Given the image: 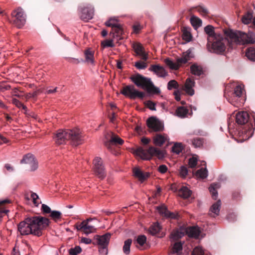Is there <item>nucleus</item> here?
<instances>
[{
    "label": "nucleus",
    "mask_w": 255,
    "mask_h": 255,
    "mask_svg": "<svg viewBox=\"0 0 255 255\" xmlns=\"http://www.w3.org/2000/svg\"><path fill=\"white\" fill-rule=\"evenodd\" d=\"M224 33L226 38L219 34L207 41V48L209 51L217 54L223 53L226 50L227 41L232 48L234 44H253L255 42V34L253 32L247 33L241 31L225 29Z\"/></svg>",
    "instance_id": "f257e3e1"
},
{
    "label": "nucleus",
    "mask_w": 255,
    "mask_h": 255,
    "mask_svg": "<svg viewBox=\"0 0 255 255\" xmlns=\"http://www.w3.org/2000/svg\"><path fill=\"white\" fill-rule=\"evenodd\" d=\"M49 224V220L45 217L40 216L28 217L18 224V231L22 236L33 235L40 237Z\"/></svg>",
    "instance_id": "f03ea898"
},
{
    "label": "nucleus",
    "mask_w": 255,
    "mask_h": 255,
    "mask_svg": "<svg viewBox=\"0 0 255 255\" xmlns=\"http://www.w3.org/2000/svg\"><path fill=\"white\" fill-rule=\"evenodd\" d=\"M56 144L60 145L65 143L67 140H71L73 145L77 146L82 143L83 137L79 129L58 130L54 137Z\"/></svg>",
    "instance_id": "7ed1b4c3"
},
{
    "label": "nucleus",
    "mask_w": 255,
    "mask_h": 255,
    "mask_svg": "<svg viewBox=\"0 0 255 255\" xmlns=\"http://www.w3.org/2000/svg\"><path fill=\"white\" fill-rule=\"evenodd\" d=\"M130 79L136 86L145 90L148 93L159 94L160 93L159 88L154 86L150 78L137 74L130 77Z\"/></svg>",
    "instance_id": "20e7f679"
},
{
    "label": "nucleus",
    "mask_w": 255,
    "mask_h": 255,
    "mask_svg": "<svg viewBox=\"0 0 255 255\" xmlns=\"http://www.w3.org/2000/svg\"><path fill=\"white\" fill-rule=\"evenodd\" d=\"M134 153L139 156L142 159L149 160L152 157L155 156L158 159H162L164 157L165 152L153 146H150L147 149L142 147H138L135 150Z\"/></svg>",
    "instance_id": "39448f33"
},
{
    "label": "nucleus",
    "mask_w": 255,
    "mask_h": 255,
    "mask_svg": "<svg viewBox=\"0 0 255 255\" xmlns=\"http://www.w3.org/2000/svg\"><path fill=\"white\" fill-rule=\"evenodd\" d=\"M134 153L139 156L142 159L149 160L152 157L155 156L158 159H162L164 157L165 152L153 146H150L147 149L142 147H138L135 150Z\"/></svg>",
    "instance_id": "423d86ee"
},
{
    "label": "nucleus",
    "mask_w": 255,
    "mask_h": 255,
    "mask_svg": "<svg viewBox=\"0 0 255 255\" xmlns=\"http://www.w3.org/2000/svg\"><path fill=\"white\" fill-rule=\"evenodd\" d=\"M134 153L139 156L142 159L149 160L152 157L155 156L158 159H162L164 157L165 152L153 146H150L147 149L142 147H138L135 150Z\"/></svg>",
    "instance_id": "0eeeda50"
},
{
    "label": "nucleus",
    "mask_w": 255,
    "mask_h": 255,
    "mask_svg": "<svg viewBox=\"0 0 255 255\" xmlns=\"http://www.w3.org/2000/svg\"><path fill=\"white\" fill-rule=\"evenodd\" d=\"M227 89L225 92L224 96L228 101L235 107H239L243 104L241 101V97L243 95V88L241 85L237 86L234 92H227Z\"/></svg>",
    "instance_id": "6e6552de"
},
{
    "label": "nucleus",
    "mask_w": 255,
    "mask_h": 255,
    "mask_svg": "<svg viewBox=\"0 0 255 255\" xmlns=\"http://www.w3.org/2000/svg\"><path fill=\"white\" fill-rule=\"evenodd\" d=\"M193 57L192 50L190 49L182 53L180 57L176 59V62H173L169 58L165 59L166 64L172 70H178L182 65L186 64Z\"/></svg>",
    "instance_id": "1a4fd4ad"
},
{
    "label": "nucleus",
    "mask_w": 255,
    "mask_h": 255,
    "mask_svg": "<svg viewBox=\"0 0 255 255\" xmlns=\"http://www.w3.org/2000/svg\"><path fill=\"white\" fill-rule=\"evenodd\" d=\"M111 236L110 233H106L102 236L96 235L94 237L93 244L99 246V251L101 255H107L108 254V246Z\"/></svg>",
    "instance_id": "9d476101"
},
{
    "label": "nucleus",
    "mask_w": 255,
    "mask_h": 255,
    "mask_svg": "<svg viewBox=\"0 0 255 255\" xmlns=\"http://www.w3.org/2000/svg\"><path fill=\"white\" fill-rule=\"evenodd\" d=\"M120 93L126 97L134 100L138 98L143 99L145 94L143 92L137 90L133 85H127L123 88Z\"/></svg>",
    "instance_id": "9b49d317"
},
{
    "label": "nucleus",
    "mask_w": 255,
    "mask_h": 255,
    "mask_svg": "<svg viewBox=\"0 0 255 255\" xmlns=\"http://www.w3.org/2000/svg\"><path fill=\"white\" fill-rule=\"evenodd\" d=\"M11 15L13 18V23L18 28L22 27L26 22V15L21 7H18L13 10Z\"/></svg>",
    "instance_id": "f8f14e48"
},
{
    "label": "nucleus",
    "mask_w": 255,
    "mask_h": 255,
    "mask_svg": "<svg viewBox=\"0 0 255 255\" xmlns=\"http://www.w3.org/2000/svg\"><path fill=\"white\" fill-rule=\"evenodd\" d=\"M80 18L84 21H88L93 18L94 14V8L91 4H87L80 6L78 9Z\"/></svg>",
    "instance_id": "ddd939ff"
},
{
    "label": "nucleus",
    "mask_w": 255,
    "mask_h": 255,
    "mask_svg": "<svg viewBox=\"0 0 255 255\" xmlns=\"http://www.w3.org/2000/svg\"><path fill=\"white\" fill-rule=\"evenodd\" d=\"M94 170L96 175L100 179H104L106 176L105 169L101 158L96 157L93 160Z\"/></svg>",
    "instance_id": "4468645a"
},
{
    "label": "nucleus",
    "mask_w": 255,
    "mask_h": 255,
    "mask_svg": "<svg viewBox=\"0 0 255 255\" xmlns=\"http://www.w3.org/2000/svg\"><path fill=\"white\" fill-rule=\"evenodd\" d=\"M146 125L150 129V131H161L164 129L163 125L154 117H150L147 120Z\"/></svg>",
    "instance_id": "2eb2a0df"
},
{
    "label": "nucleus",
    "mask_w": 255,
    "mask_h": 255,
    "mask_svg": "<svg viewBox=\"0 0 255 255\" xmlns=\"http://www.w3.org/2000/svg\"><path fill=\"white\" fill-rule=\"evenodd\" d=\"M132 47L135 52V56L140 57L143 61L148 59V54L145 52L143 45L139 42H135L132 44Z\"/></svg>",
    "instance_id": "dca6fc26"
},
{
    "label": "nucleus",
    "mask_w": 255,
    "mask_h": 255,
    "mask_svg": "<svg viewBox=\"0 0 255 255\" xmlns=\"http://www.w3.org/2000/svg\"><path fill=\"white\" fill-rule=\"evenodd\" d=\"M124 142V141L119 136L113 134L111 139L105 142V145L109 150L112 151L114 145H122Z\"/></svg>",
    "instance_id": "f3484780"
},
{
    "label": "nucleus",
    "mask_w": 255,
    "mask_h": 255,
    "mask_svg": "<svg viewBox=\"0 0 255 255\" xmlns=\"http://www.w3.org/2000/svg\"><path fill=\"white\" fill-rule=\"evenodd\" d=\"M168 136L165 133H156L153 137V143L157 146H162L168 140Z\"/></svg>",
    "instance_id": "a211bd4d"
},
{
    "label": "nucleus",
    "mask_w": 255,
    "mask_h": 255,
    "mask_svg": "<svg viewBox=\"0 0 255 255\" xmlns=\"http://www.w3.org/2000/svg\"><path fill=\"white\" fill-rule=\"evenodd\" d=\"M156 209L161 215L166 218H177V215L173 212H170L164 205L158 206L156 207Z\"/></svg>",
    "instance_id": "6ab92c4d"
},
{
    "label": "nucleus",
    "mask_w": 255,
    "mask_h": 255,
    "mask_svg": "<svg viewBox=\"0 0 255 255\" xmlns=\"http://www.w3.org/2000/svg\"><path fill=\"white\" fill-rule=\"evenodd\" d=\"M149 70L153 72L158 77H165L167 75V72L164 68L159 65H151Z\"/></svg>",
    "instance_id": "aec40b11"
},
{
    "label": "nucleus",
    "mask_w": 255,
    "mask_h": 255,
    "mask_svg": "<svg viewBox=\"0 0 255 255\" xmlns=\"http://www.w3.org/2000/svg\"><path fill=\"white\" fill-rule=\"evenodd\" d=\"M75 227L77 230H81L86 234L93 233L95 230L93 226L89 225L88 224H87L86 221H83L80 224H76Z\"/></svg>",
    "instance_id": "412c9836"
},
{
    "label": "nucleus",
    "mask_w": 255,
    "mask_h": 255,
    "mask_svg": "<svg viewBox=\"0 0 255 255\" xmlns=\"http://www.w3.org/2000/svg\"><path fill=\"white\" fill-rule=\"evenodd\" d=\"M249 115L247 112H239L236 115V122L238 125H243L249 121Z\"/></svg>",
    "instance_id": "4be33fe9"
},
{
    "label": "nucleus",
    "mask_w": 255,
    "mask_h": 255,
    "mask_svg": "<svg viewBox=\"0 0 255 255\" xmlns=\"http://www.w3.org/2000/svg\"><path fill=\"white\" fill-rule=\"evenodd\" d=\"M194 86V80L190 78H187L185 83L184 90L188 95L192 96L194 94V90L193 89Z\"/></svg>",
    "instance_id": "5701e85b"
},
{
    "label": "nucleus",
    "mask_w": 255,
    "mask_h": 255,
    "mask_svg": "<svg viewBox=\"0 0 255 255\" xmlns=\"http://www.w3.org/2000/svg\"><path fill=\"white\" fill-rule=\"evenodd\" d=\"M133 175L141 182L147 179L149 176L148 172H143L138 168H134L133 169Z\"/></svg>",
    "instance_id": "b1692460"
},
{
    "label": "nucleus",
    "mask_w": 255,
    "mask_h": 255,
    "mask_svg": "<svg viewBox=\"0 0 255 255\" xmlns=\"http://www.w3.org/2000/svg\"><path fill=\"white\" fill-rule=\"evenodd\" d=\"M191 194L192 191L185 186H182L178 190V195L184 199L189 198Z\"/></svg>",
    "instance_id": "393cba45"
},
{
    "label": "nucleus",
    "mask_w": 255,
    "mask_h": 255,
    "mask_svg": "<svg viewBox=\"0 0 255 255\" xmlns=\"http://www.w3.org/2000/svg\"><path fill=\"white\" fill-rule=\"evenodd\" d=\"M204 31L207 35V41L212 39V38L219 34V33L215 32L214 27L211 25H208L205 26Z\"/></svg>",
    "instance_id": "a878e982"
},
{
    "label": "nucleus",
    "mask_w": 255,
    "mask_h": 255,
    "mask_svg": "<svg viewBox=\"0 0 255 255\" xmlns=\"http://www.w3.org/2000/svg\"><path fill=\"white\" fill-rule=\"evenodd\" d=\"M188 112L189 110L187 108L180 106L176 109L175 114L177 117L180 118H184L187 117Z\"/></svg>",
    "instance_id": "bb28decb"
},
{
    "label": "nucleus",
    "mask_w": 255,
    "mask_h": 255,
    "mask_svg": "<svg viewBox=\"0 0 255 255\" xmlns=\"http://www.w3.org/2000/svg\"><path fill=\"white\" fill-rule=\"evenodd\" d=\"M220 187L219 183L212 184L209 188V191L212 195L213 199L216 200L218 197V192L217 189Z\"/></svg>",
    "instance_id": "cd10ccee"
},
{
    "label": "nucleus",
    "mask_w": 255,
    "mask_h": 255,
    "mask_svg": "<svg viewBox=\"0 0 255 255\" xmlns=\"http://www.w3.org/2000/svg\"><path fill=\"white\" fill-rule=\"evenodd\" d=\"M187 233L190 237L197 238L200 234V232L198 228L195 227H190L187 229Z\"/></svg>",
    "instance_id": "c85d7f7f"
},
{
    "label": "nucleus",
    "mask_w": 255,
    "mask_h": 255,
    "mask_svg": "<svg viewBox=\"0 0 255 255\" xmlns=\"http://www.w3.org/2000/svg\"><path fill=\"white\" fill-rule=\"evenodd\" d=\"M191 72L196 76H200L203 74V69L201 66L194 64L190 67Z\"/></svg>",
    "instance_id": "c756f323"
},
{
    "label": "nucleus",
    "mask_w": 255,
    "mask_h": 255,
    "mask_svg": "<svg viewBox=\"0 0 255 255\" xmlns=\"http://www.w3.org/2000/svg\"><path fill=\"white\" fill-rule=\"evenodd\" d=\"M221 205V201L218 200L211 206L210 208V211L214 214L213 217H215V216H217L219 215Z\"/></svg>",
    "instance_id": "7c9ffc66"
},
{
    "label": "nucleus",
    "mask_w": 255,
    "mask_h": 255,
    "mask_svg": "<svg viewBox=\"0 0 255 255\" xmlns=\"http://www.w3.org/2000/svg\"><path fill=\"white\" fill-rule=\"evenodd\" d=\"M182 39L186 41L187 42L191 41L192 38V36L191 33L188 28L184 27L182 30Z\"/></svg>",
    "instance_id": "2f4dec72"
},
{
    "label": "nucleus",
    "mask_w": 255,
    "mask_h": 255,
    "mask_svg": "<svg viewBox=\"0 0 255 255\" xmlns=\"http://www.w3.org/2000/svg\"><path fill=\"white\" fill-rule=\"evenodd\" d=\"M190 22L193 27L195 29L200 27L202 25V20L195 15H192L191 16Z\"/></svg>",
    "instance_id": "473e14b6"
},
{
    "label": "nucleus",
    "mask_w": 255,
    "mask_h": 255,
    "mask_svg": "<svg viewBox=\"0 0 255 255\" xmlns=\"http://www.w3.org/2000/svg\"><path fill=\"white\" fill-rule=\"evenodd\" d=\"M85 55L86 61L92 65H94V53L90 50H87L85 51Z\"/></svg>",
    "instance_id": "72a5a7b5"
},
{
    "label": "nucleus",
    "mask_w": 255,
    "mask_h": 255,
    "mask_svg": "<svg viewBox=\"0 0 255 255\" xmlns=\"http://www.w3.org/2000/svg\"><path fill=\"white\" fill-rule=\"evenodd\" d=\"M112 31L110 32V34H113V36L114 37L120 36L123 33V29L120 23L112 28Z\"/></svg>",
    "instance_id": "f704fd0d"
},
{
    "label": "nucleus",
    "mask_w": 255,
    "mask_h": 255,
    "mask_svg": "<svg viewBox=\"0 0 255 255\" xmlns=\"http://www.w3.org/2000/svg\"><path fill=\"white\" fill-rule=\"evenodd\" d=\"M35 160L34 156L31 154L25 155L20 161V163L31 164Z\"/></svg>",
    "instance_id": "c9c22d12"
},
{
    "label": "nucleus",
    "mask_w": 255,
    "mask_h": 255,
    "mask_svg": "<svg viewBox=\"0 0 255 255\" xmlns=\"http://www.w3.org/2000/svg\"><path fill=\"white\" fill-rule=\"evenodd\" d=\"M246 56L250 60L255 61V48H248L246 50Z\"/></svg>",
    "instance_id": "e433bc0d"
},
{
    "label": "nucleus",
    "mask_w": 255,
    "mask_h": 255,
    "mask_svg": "<svg viewBox=\"0 0 255 255\" xmlns=\"http://www.w3.org/2000/svg\"><path fill=\"white\" fill-rule=\"evenodd\" d=\"M132 244V240L128 239L126 240L124 242V245L123 248V252L126 255H128L130 252V246Z\"/></svg>",
    "instance_id": "4c0bfd02"
},
{
    "label": "nucleus",
    "mask_w": 255,
    "mask_h": 255,
    "mask_svg": "<svg viewBox=\"0 0 255 255\" xmlns=\"http://www.w3.org/2000/svg\"><path fill=\"white\" fill-rule=\"evenodd\" d=\"M161 227L159 223H156L153 224L149 229V232L152 235L157 234L160 230Z\"/></svg>",
    "instance_id": "58836bf2"
},
{
    "label": "nucleus",
    "mask_w": 255,
    "mask_h": 255,
    "mask_svg": "<svg viewBox=\"0 0 255 255\" xmlns=\"http://www.w3.org/2000/svg\"><path fill=\"white\" fill-rule=\"evenodd\" d=\"M184 235V233L180 230L173 231L170 235V238L174 241L178 240Z\"/></svg>",
    "instance_id": "ea45409f"
},
{
    "label": "nucleus",
    "mask_w": 255,
    "mask_h": 255,
    "mask_svg": "<svg viewBox=\"0 0 255 255\" xmlns=\"http://www.w3.org/2000/svg\"><path fill=\"white\" fill-rule=\"evenodd\" d=\"M196 176L202 179H205L208 176V170L205 168L198 170L196 172Z\"/></svg>",
    "instance_id": "a19ab883"
},
{
    "label": "nucleus",
    "mask_w": 255,
    "mask_h": 255,
    "mask_svg": "<svg viewBox=\"0 0 255 255\" xmlns=\"http://www.w3.org/2000/svg\"><path fill=\"white\" fill-rule=\"evenodd\" d=\"M191 141L192 145L195 147H200L203 145L204 143L203 138L201 137L193 138Z\"/></svg>",
    "instance_id": "79ce46f5"
},
{
    "label": "nucleus",
    "mask_w": 255,
    "mask_h": 255,
    "mask_svg": "<svg viewBox=\"0 0 255 255\" xmlns=\"http://www.w3.org/2000/svg\"><path fill=\"white\" fill-rule=\"evenodd\" d=\"M253 18V15L251 12H248L246 13L242 17V22L245 24H249L251 22Z\"/></svg>",
    "instance_id": "37998d69"
},
{
    "label": "nucleus",
    "mask_w": 255,
    "mask_h": 255,
    "mask_svg": "<svg viewBox=\"0 0 255 255\" xmlns=\"http://www.w3.org/2000/svg\"><path fill=\"white\" fill-rule=\"evenodd\" d=\"M179 87V84L178 82L175 80H171L169 81L167 83V89L168 90H171L172 89H177Z\"/></svg>",
    "instance_id": "c03bdc74"
},
{
    "label": "nucleus",
    "mask_w": 255,
    "mask_h": 255,
    "mask_svg": "<svg viewBox=\"0 0 255 255\" xmlns=\"http://www.w3.org/2000/svg\"><path fill=\"white\" fill-rule=\"evenodd\" d=\"M183 149V148L181 143H176L173 146V147L172 148V150L174 153H175L178 154L181 152H182Z\"/></svg>",
    "instance_id": "a18cd8bd"
},
{
    "label": "nucleus",
    "mask_w": 255,
    "mask_h": 255,
    "mask_svg": "<svg viewBox=\"0 0 255 255\" xmlns=\"http://www.w3.org/2000/svg\"><path fill=\"white\" fill-rule=\"evenodd\" d=\"M61 213L58 211H52L50 214V217L54 221H56L61 218Z\"/></svg>",
    "instance_id": "49530a36"
},
{
    "label": "nucleus",
    "mask_w": 255,
    "mask_h": 255,
    "mask_svg": "<svg viewBox=\"0 0 255 255\" xmlns=\"http://www.w3.org/2000/svg\"><path fill=\"white\" fill-rule=\"evenodd\" d=\"M182 250V244L181 242L175 243L172 247V253H177Z\"/></svg>",
    "instance_id": "de8ad7c7"
},
{
    "label": "nucleus",
    "mask_w": 255,
    "mask_h": 255,
    "mask_svg": "<svg viewBox=\"0 0 255 255\" xmlns=\"http://www.w3.org/2000/svg\"><path fill=\"white\" fill-rule=\"evenodd\" d=\"M204 250L200 246L196 247L193 250L192 255H204Z\"/></svg>",
    "instance_id": "09e8293b"
},
{
    "label": "nucleus",
    "mask_w": 255,
    "mask_h": 255,
    "mask_svg": "<svg viewBox=\"0 0 255 255\" xmlns=\"http://www.w3.org/2000/svg\"><path fill=\"white\" fill-rule=\"evenodd\" d=\"M119 24V23H118L117 19L115 18H110L108 21L105 22V25L107 26L111 27L112 28Z\"/></svg>",
    "instance_id": "8fccbe9b"
},
{
    "label": "nucleus",
    "mask_w": 255,
    "mask_h": 255,
    "mask_svg": "<svg viewBox=\"0 0 255 255\" xmlns=\"http://www.w3.org/2000/svg\"><path fill=\"white\" fill-rule=\"evenodd\" d=\"M31 198L32 199L33 204L36 207H37L41 203L39 197L37 194L32 192L31 194Z\"/></svg>",
    "instance_id": "3c124183"
},
{
    "label": "nucleus",
    "mask_w": 255,
    "mask_h": 255,
    "mask_svg": "<svg viewBox=\"0 0 255 255\" xmlns=\"http://www.w3.org/2000/svg\"><path fill=\"white\" fill-rule=\"evenodd\" d=\"M82 252V249L80 246H76L74 248H71L69 251L70 255H77Z\"/></svg>",
    "instance_id": "603ef678"
},
{
    "label": "nucleus",
    "mask_w": 255,
    "mask_h": 255,
    "mask_svg": "<svg viewBox=\"0 0 255 255\" xmlns=\"http://www.w3.org/2000/svg\"><path fill=\"white\" fill-rule=\"evenodd\" d=\"M144 61H138L134 64V66L138 69H145L147 67L146 63Z\"/></svg>",
    "instance_id": "864d4df0"
},
{
    "label": "nucleus",
    "mask_w": 255,
    "mask_h": 255,
    "mask_svg": "<svg viewBox=\"0 0 255 255\" xmlns=\"http://www.w3.org/2000/svg\"><path fill=\"white\" fill-rule=\"evenodd\" d=\"M197 11L203 16H206L208 14V9L202 6H198L196 7Z\"/></svg>",
    "instance_id": "5fc2aeb1"
},
{
    "label": "nucleus",
    "mask_w": 255,
    "mask_h": 255,
    "mask_svg": "<svg viewBox=\"0 0 255 255\" xmlns=\"http://www.w3.org/2000/svg\"><path fill=\"white\" fill-rule=\"evenodd\" d=\"M179 171L180 176L183 178L186 177L188 173L187 168L184 166H181Z\"/></svg>",
    "instance_id": "6e6d98bb"
},
{
    "label": "nucleus",
    "mask_w": 255,
    "mask_h": 255,
    "mask_svg": "<svg viewBox=\"0 0 255 255\" xmlns=\"http://www.w3.org/2000/svg\"><path fill=\"white\" fill-rule=\"evenodd\" d=\"M101 44L104 47H113L114 46L113 40L112 39L105 40L102 42Z\"/></svg>",
    "instance_id": "4d7b16f0"
},
{
    "label": "nucleus",
    "mask_w": 255,
    "mask_h": 255,
    "mask_svg": "<svg viewBox=\"0 0 255 255\" xmlns=\"http://www.w3.org/2000/svg\"><path fill=\"white\" fill-rule=\"evenodd\" d=\"M137 243L141 246H143L146 241V237L144 235L138 236L136 239Z\"/></svg>",
    "instance_id": "13d9d810"
},
{
    "label": "nucleus",
    "mask_w": 255,
    "mask_h": 255,
    "mask_svg": "<svg viewBox=\"0 0 255 255\" xmlns=\"http://www.w3.org/2000/svg\"><path fill=\"white\" fill-rule=\"evenodd\" d=\"M197 159L196 157H192L189 160L188 164L190 168H194L197 165Z\"/></svg>",
    "instance_id": "bf43d9fd"
},
{
    "label": "nucleus",
    "mask_w": 255,
    "mask_h": 255,
    "mask_svg": "<svg viewBox=\"0 0 255 255\" xmlns=\"http://www.w3.org/2000/svg\"><path fill=\"white\" fill-rule=\"evenodd\" d=\"M41 210L44 214H49L52 212L50 208L44 204L42 205Z\"/></svg>",
    "instance_id": "052dcab7"
},
{
    "label": "nucleus",
    "mask_w": 255,
    "mask_h": 255,
    "mask_svg": "<svg viewBox=\"0 0 255 255\" xmlns=\"http://www.w3.org/2000/svg\"><path fill=\"white\" fill-rule=\"evenodd\" d=\"M146 106L151 111H155V104L151 101H148L146 102Z\"/></svg>",
    "instance_id": "680f3d73"
},
{
    "label": "nucleus",
    "mask_w": 255,
    "mask_h": 255,
    "mask_svg": "<svg viewBox=\"0 0 255 255\" xmlns=\"http://www.w3.org/2000/svg\"><path fill=\"white\" fill-rule=\"evenodd\" d=\"M167 169H168V168H167V167L166 166V165L162 164V165H160L158 167V171L160 173L163 174L167 172Z\"/></svg>",
    "instance_id": "e2e57ef3"
},
{
    "label": "nucleus",
    "mask_w": 255,
    "mask_h": 255,
    "mask_svg": "<svg viewBox=\"0 0 255 255\" xmlns=\"http://www.w3.org/2000/svg\"><path fill=\"white\" fill-rule=\"evenodd\" d=\"M29 165L31 171H34L38 168V163L35 159Z\"/></svg>",
    "instance_id": "0e129e2a"
},
{
    "label": "nucleus",
    "mask_w": 255,
    "mask_h": 255,
    "mask_svg": "<svg viewBox=\"0 0 255 255\" xmlns=\"http://www.w3.org/2000/svg\"><path fill=\"white\" fill-rule=\"evenodd\" d=\"M11 102L18 108H20L21 106H22V103L15 98H13Z\"/></svg>",
    "instance_id": "69168bd1"
},
{
    "label": "nucleus",
    "mask_w": 255,
    "mask_h": 255,
    "mask_svg": "<svg viewBox=\"0 0 255 255\" xmlns=\"http://www.w3.org/2000/svg\"><path fill=\"white\" fill-rule=\"evenodd\" d=\"M173 95L175 96V99L177 101H179L181 100L180 98V93L179 90H176L174 92Z\"/></svg>",
    "instance_id": "338daca9"
},
{
    "label": "nucleus",
    "mask_w": 255,
    "mask_h": 255,
    "mask_svg": "<svg viewBox=\"0 0 255 255\" xmlns=\"http://www.w3.org/2000/svg\"><path fill=\"white\" fill-rule=\"evenodd\" d=\"M68 61L69 62H72V63H73L74 64H78L81 61H82L83 60L82 59L81 60H79L78 59L74 58H68Z\"/></svg>",
    "instance_id": "774afa93"
}]
</instances>
